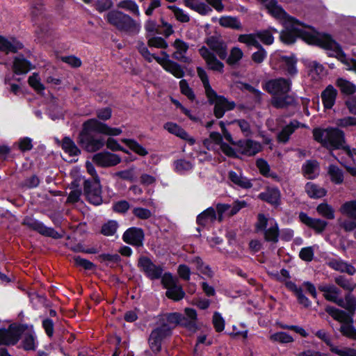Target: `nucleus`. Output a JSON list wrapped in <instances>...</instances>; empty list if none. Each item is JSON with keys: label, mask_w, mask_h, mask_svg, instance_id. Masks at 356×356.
<instances>
[{"label": "nucleus", "mask_w": 356, "mask_h": 356, "mask_svg": "<svg viewBox=\"0 0 356 356\" xmlns=\"http://www.w3.org/2000/svg\"><path fill=\"white\" fill-rule=\"evenodd\" d=\"M275 19L280 20L284 27L280 33L282 42L293 43L297 38H302L309 44H314L328 51L330 56H333V41L330 35L317 32L312 27L306 26L292 17L289 16L277 4L276 0H259Z\"/></svg>", "instance_id": "f257e3e1"}, {"label": "nucleus", "mask_w": 356, "mask_h": 356, "mask_svg": "<svg viewBox=\"0 0 356 356\" xmlns=\"http://www.w3.org/2000/svg\"><path fill=\"white\" fill-rule=\"evenodd\" d=\"M205 43L209 48L204 46L201 47L199 49L200 56L205 60L209 69L218 72H222L224 64L217 59L213 52H215L220 59H225L227 56V44L222 40L215 36L207 38Z\"/></svg>", "instance_id": "f03ea898"}, {"label": "nucleus", "mask_w": 356, "mask_h": 356, "mask_svg": "<svg viewBox=\"0 0 356 356\" xmlns=\"http://www.w3.org/2000/svg\"><path fill=\"white\" fill-rule=\"evenodd\" d=\"M290 88V81L282 78L270 80L264 86V88L273 95L272 105L277 108H284L294 102L293 97L289 94Z\"/></svg>", "instance_id": "7ed1b4c3"}, {"label": "nucleus", "mask_w": 356, "mask_h": 356, "mask_svg": "<svg viewBox=\"0 0 356 356\" xmlns=\"http://www.w3.org/2000/svg\"><path fill=\"white\" fill-rule=\"evenodd\" d=\"M197 73L201 79L204 86L205 93L209 102L215 104L214 114L216 118H220L223 116L225 111L234 108L235 103L228 101L222 96H218L216 92L211 88L207 72L200 67L197 68Z\"/></svg>", "instance_id": "20e7f679"}, {"label": "nucleus", "mask_w": 356, "mask_h": 356, "mask_svg": "<svg viewBox=\"0 0 356 356\" xmlns=\"http://www.w3.org/2000/svg\"><path fill=\"white\" fill-rule=\"evenodd\" d=\"M104 18L108 24L120 31L138 33L140 29V23H138L129 15L117 10L108 12Z\"/></svg>", "instance_id": "39448f33"}, {"label": "nucleus", "mask_w": 356, "mask_h": 356, "mask_svg": "<svg viewBox=\"0 0 356 356\" xmlns=\"http://www.w3.org/2000/svg\"><path fill=\"white\" fill-rule=\"evenodd\" d=\"M186 317L178 313H171L166 316L167 325L170 330L178 325L185 327L188 330L195 332L196 330V311L193 309L186 308L185 309Z\"/></svg>", "instance_id": "423d86ee"}, {"label": "nucleus", "mask_w": 356, "mask_h": 356, "mask_svg": "<svg viewBox=\"0 0 356 356\" xmlns=\"http://www.w3.org/2000/svg\"><path fill=\"white\" fill-rule=\"evenodd\" d=\"M162 55H163V57L156 56L148 51L143 56L149 62H151L152 59H155L156 62L160 64L165 71L172 74L176 78L180 79L183 77L184 75V72L181 65L170 60L169 55L165 52L163 51Z\"/></svg>", "instance_id": "0eeeda50"}, {"label": "nucleus", "mask_w": 356, "mask_h": 356, "mask_svg": "<svg viewBox=\"0 0 356 356\" xmlns=\"http://www.w3.org/2000/svg\"><path fill=\"white\" fill-rule=\"evenodd\" d=\"M256 226L258 230L265 231L264 236L266 241H277L279 236L278 225L273 218H267L264 215L259 214Z\"/></svg>", "instance_id": "6e6552de"}, {"label": "nucleus", "mask_w": 356, "mask_h": 356, "mask_svg": "<svg viewBox=\"0 0 356 356\" xmlns=\"http://www.w3.org/2000/svg\"><path fill=\"white\" fill-rule=\"evenodd\" d=\"M341 212L347 217L341 222V227L346 232L356 229V199L345 202L341 207Z\"/></svg>", "instance_id": "1a4fd4ad"}, {"label": "nucleus", "mask_w": 356, "mask_h": 356, "mask_svg": "<svg viewBox=\"0 0 356 356\" xmlns=\"http://www.w3.org/2000/svg\"><path fill=\"white\" fill-rule=\"evenodd\" d=\"M204 145L208 149L217 150L219 148L225 155L230 157L236 154L234 149L223 143L221 135L217 132H211L209 138L204 140Z\"/></svg>", "instance_id": "9d476101"}, {"label": "nucleus", "mask_w": 356, "mask_h": 356, "mask_svg": "<svg viewBox=\"0 0 356 356\" xmlns=\"http://www.w3.org/2000/svg\"><path fill=\"white\" fill-rule=\"evenodd\" d=\"M84 193L87 200L95 205H99L102 202L101 185L99 179L95 178L92 181H86Z\"/></svg>", "instance_id": "9b49d317"}, {"label": "nucleus", "mask_w": 356, "mask_h": 356, "mask_svg": "<svg viewBox=\"0 0 356 356\" xmlns=\"http://www.w3.org/2000/svg\"><path fill=\"white\" fill-rule=\"evenodd\" d=\"M315 140L321 144L330 153L334 149V129L332 127L322 129L316 128L313 130Z\"/></svg>", "instance_id": "f8f14e48"}, {"label": "nucleus", "mask_w": 356, "mask_h": 356, "mask_svg": "<svg viewBox=\"0 0 356 356\" xmlns=\"http://www.w3.org/2000/svg\"><path fill=\"white\" fill-rule=\"evenodd\" d=\"M78 142L86 151L90 152H96L104 145L103 138H95L90 134L80 133Z\"/></svg>", "instance_id": "ddd939ff"}, {"label": "nucleus", "mask_w": 356, "mask_h": 356, "mask_svg": "<svg viewBox=\"0 0 356 356\" xmlns=\"http://www.w3.org/2000/svg\"><path fill=\"white\" fill-rule=\"evenodd\" d=\"M170 334V327L162 325L159 328L154 330L149 338V347L153 352L157 353L161 350V341Z\"/></svg>", "instance_id": "4468645a"}, {"label": "nucleus", "mask_w": 356, "mask_h": 356, "mask_svg": "<svg viewBox=\"0 0 356 356\" xmlns=\"http://www.w3.org/2000/svg\"><path fill=\"white\" fill-rule=\"evenodd\" d=\"M247 205L245 201H236L232 205L227 204H218L216 207L218 220L222 221L226 216L230 217L237 213L240 209Z\"/></svg>", "instance_id": "2eb2a0df"}, {"label": "nucleus", "mask_w": 356, "mask_h": 356, "mask_svg": "<svg viewBox=\"0 0 356 356\" xmlns=\"http://www.w3.org/2000/svg\"><path fill=\"white\" fill-rule=\"evenodd\" d=\"M140 270L151 280L158 279L163 273L160 266L155 265L149 258L143 257L138 261Z\"/></svg>", "instance_id": "dca6fc26"}, {"label": "nucleus", "mask_w": 356, "mask_h": 356, "mask_svg": "<svg viewBox=\"0 0 356 356\" xmlns=\"http://www.w3.org/2000/svg\"><path fill=\"white\" fill-rule=\"evenodd\" d=\"M175 51L172 54L175 59L184 63L190 64L192 63V58L186 56L189 49V45L181 39H176L172 44Z\"/></svg>", "instance_id": "f3484780"}, {"label": "nucleus", "mask_w": 356, "mask_h": 356, "mask_svg": "<svg viewBox=\"0 0 356 356\" xmlns=\"http://www.w3.org/2000/svg\"><path fill=\"white\" fill-rule=\"evenodd\" d=\"M93 161L103 167L113 166L118 164L121 159L117 154L108 152L97 153L93 156Z\"/></svg>", "instance_id": "a211bd4d"}, {"label": "nucleus", "mask_w": 356, "mask_h": 356, "mask_svg": "<svg viewBox=\"0 0 356 356\" xmlns=\"http://www.w3.org/2000/svg\"><path fill=\"white\" fill-rule=\"evenodd\" d=\"M339 290L335 287V305L355 314L356 311V298L352 294V292H346L344 299L339 298Z\"/></svg>", "instance_id": "6ab92c4d"}, {"label": "nucleus", "mask_w": 356, "mask_h": 356, "mask_svg": "<svg viewBox=\"0 0 356 356\" xmlns=\"http://www.w3.org/2000/svg\"><path fill=\"white\" fill-rule=\"evenodd\" d=\"M19 329L10 325L7 330L0 329V345H14L18 341Z\"/></svg>", "instance_id": "aec40b11"}, {"label": "nucleus", "mask_w": 356, "mask_h": 356, "mask_svg": "<svg viewBox=\"0 0 356 356\" xmlns=\"http://www.w3.org/2000/svg\"><path fill=\"white\" fill-rule=\"evenodd\" d=\"M122 238L127 243L140 246L144 239V233L140 228L131 227L124 233Z\"/></svg>", "instance_id": "412c9836"}, {"label": "nucleus", "mask_w": 356, "mask_h": 356, "mask_svg": "<svg viewBox=\"0 0 356 356\" xmlns=\"http://www.w3.org/2000/svg\"><path fill=\"white\" fill-rule=\"evenodd\" d=\"M299 218L302 223L306 225L307 227L313 229L317 233H321V232H323L327 225L326 222H325L324 220L316 218H312L303 212H301L299 214Z\"/></svg>", "instance_id": "4be33fe9"}, {"label": "nucleus", "mask_w": 356, "mask_h": 356, "mask_svg": "<svg viewBox=\"0 0 356 356\" xmlns=\"http://www.w3.org/2000/svg\"><path fill=\"white\" fill-rule=\"evenodd\" d=\"M278 58L280 60L281 65L287 71L289 74L293 75L296 73V61L293 57L280 56L278 54L275 53L270 56V61L272 65H273L275 60Z\"/></svg>", "instance_id": "5701e85b"}, {"label": "nucleus", "mask_w": 356, "mask_h": 356, "mask_svg": "<svg viewBox=\"0 0 356 356\" xmlns=\"http://www.w3.org/2000/svg\"><path fill=\"white\" fill-rule=\"evenodd\" d=\"M164 128L170 134L186 140L190 145H193L195 140L190 136L181 127L176 123L167 122L164 124Z\"/></svg>", "instance_id": "b1692460"}, {"label": "nucleus", "mask_w": 356, "mask_h": 356, "mask_svg": "<svg viewBox=\"0 0 356 356\" xmlns=\"http://www.w3.org/2000/svg\"><path fill=\"white\" fill-rule=\"evenodd\" d=\"M14 325L17 327L20 330L19 336L22 333L24 334L22 341L24 348L26 350H34L35 348V339L32 327L23 330L22 327L16 325ZM19 338V337H18V339Z\"/></svg>", "instance_id": "393cba45"}, {"label": "nucleus", "mask_w": 356, "mask_h": 356, "mask_svg": "<svg viewBox=\"0 0 356 356\" xmlns=\"http://www.w3.org/2000/svg\"><path fill=\"white\" fill-rule=\"evenodd\" d=\"M280 191L277 188H270L259 195V197L275 206H277L280 202Z\"/></svg>", "instance_id": "a878e982"}, {"label": "nucleus", "mask_w": 356, "mask_h": 356, "mask_svg": "<svg viewBox=\"0 0 356 356\" xmlns=\"http://www.w3.org/2000/svg\"><path fill=\"white\" fill-rule=\"evenodd\" d=\"M335 58L346 65L349 70L356 72V59L348 58L343 52L339 43L335 41Z\"/></svg>", "instance_id": "bb28decb"}, {"label": "nucleus", "mask_w": 356, "mask_h": 356, "mask_svg": "<svg viewBox=\"0 0 356 356\" xmlns=\"http://www.w3.org/2000/svg\"><path fill=\"white\" fill-rule=\"evenodd\" d=\"M22 48V44L14 38L7 39L0 35V50L6 53H15Z\"/></svg>", "instance_id": "cd10ccee"}, {"label": "nucleus", "mask_w": 356, "mask_h": 356, "mask_svg": "<svg viewBox=\"0 0 356 356\" xmlns=\"http://www.w3.org/2000/svg\"><path fill=\"white\" fill-rule=\"evenodd\" d=\"M345 143L344 133L339 128L335 127V149H343L348 156L352 157L353 154L356 155V148L350 149L348 145Z\"/></svg>", "instance_id": "c85d7f7f"}, {"label": "nucleus", "mask_w": 356, "mask_h": 356, "mask_svg": "<svg viewBox=\"0 0 356 356\" xmlns=\"http://www.w3.org/2000/svg\"><path fill=\"white\" fill-rule=\"evenodd\" d=\"M335 86L339 88L343 96L353 95L356 92V85L346 79L338 78L335 81Z\"/></svg>", "instance_id": "c756f323"}, {"label": "nucleus", "mask_w": 356, "mask_h": 356, "mask_svg": "<svg viewBox=\"0 0 356 356\" xmlns=\"http://www.w3.org/2000/svg\"><path fill=\"white\" fill-rule=\"evenodd\" d=\"M106 124L99 122L96 119H90L83 124V129L81 133L90 134L97 132L103 134Z\"/></svg>", "instance_id": "7c9ffc66"}, {"label": "nucleus", "mask_w": 356, "mask_h": 356, "mask_svg": "<svg viewBox=\"0 0 356 356\" xmlns=\"http://www.w3.org/2000/svg\"><path fill=\"white\" fill-rule=\"evenodd\" d=\"M300 126L304 127L303 124L301 125V124L296 120L291 122L279 133L277 136L278 140L281 143H286L289 140L290 136Z\"/></svg>", "instance_id": "2f4dec72"}, {"label": "nucleus", "mask_w": 356, "mask_h": 356, "mask_svg": "<svg viewBox=\"0 0 356 356\" xmlns=\"http://www.w3.org/2000/svg\"><path fill=\"white\" fill-rule=\"evenodd\" d=\"M228 177L233 184L242 188H250L252 186L250 180L243 176L241 172L229 171Z\"/></svg>", "instance_id": "473e14b6"}, {"label": "nucleus", "mask_w": 356, "mask_h": 356, "mask_svg": "<svg viewBox=\"0 0 356 356\" xmlns=\"http://www.w3.org/2000/svg\"><path fill=\"white\" fill-rule=\"evenodd\" d=\"M184 3L186 7L202 15L211 12V8L209 6L198 0H184Z\"/></svg>", "instance_id": "72a5a7b5"}, {"label": "nucleus", "mask_w": 356, "mask_h": 356, "mask_svg": "<svg viewBox=\"0 0 356 356\" xmlns=\"http://www.w3.org/2000/svg\"><path fill=\"white\" fill-rule=\"evenodd\" d=\"M32 69L31 64L23 56H17L13 62V70L17 74H26Z\"/></svg>", "instance_id": "f704fd0d"}, {"label": "nucleus", "mask_w": 356, "mask_h": 356, "mask_svg": "<svg viewBox=\"0 0 356 356\" xmlns=\"http://www.w3.org/2000/svg\"><path fill=\"white\" fill-rule=\"evenodd\" d=\"M239 148L242 154L252 156L259 152L261 146L259 143L250 140L241 142Z\"/></svg>", "instance_id": "c9c22d12"}, {"label": "nucleus", "mask_w": 356, "mask_h": 356, "mask_svg": "<svg viewBox=\"0 0 356 356\" xmlns=\"http://www.w3.org/2000/svg\"><path fill=\"white\" fill-rule=\"evenodd\" d=\"M216 219V213L213 208H208L197 217V222L202 226H207Z\"/></svg>", "instance_id": "e433bc0d"}, {"label": "nucleus", "mask_w": 356, "mask_h": 356, "mask_svg": "<svg viewBox=\"0 0 356 356\" xmlns=\"http://www.w3.org/2000/svg\"><path fill=\"white\" fill-rule=\"evenodd\" d=\"M305 191L311 198L314 199L323 197L326 194V191L323 188L312 182H308L305 185Z\"/></svg>", "instance_id": "4c0bfd02"}, {"label": "nucleus", "mask_w": 356, "mask_h": 356, "mask_svg": "<svg viewBox=\"0 0 356 356\" xmlns=\"http://www.w3.org/2000/svg\"><path fill=\"white\" fill-rule=\"evenodd\" d=\"M354 313H351L347 310L344 311L335 308V321L340 322L341 325L354 323Z\"/></svg>", "instance_id": "58836bf2"}, {"label": "nucleus", "mask_w": 356, "mask_h": 356, "mask_svg": "<svg viewBox=\"0 0 356 356\" xmlns=\"http://www.w3.org/2000/svg\"><path fill=\"white\" fill-rule=\"evenodd\" d=\"M118 8L124 9L136 16H140V10L138 4L134 0H122L117 4Z\"/></svg>", "instance_id": "ea45409f"}, {"label": "nucleus", "mask_w": 356, "mask_h": 356, "mask_svg": "<svg viewBox=\"0 0 356 356\" xmlns=\"http://www.w3.org/2000/svg\"><path fill=\"white\" fill-rule=\"evenodd\" d=\"M219 24L224 27L231 28L236 30H241L242 29L240 21L234 17L224 16L219 19Z\"/></svg>", "instance_id": "a19ab883"}, {"label": "nucleus", "mask_w": 356, "mask_h": 356, "mask_svg": "<svg viewBox=\"0 0 356 356\" xmlns=\"http://www.w3.org/2000/svg\"><path fill=\"white\" fill-rule=\"evenodd\" d=\"M322 101L325 110L331 109L334 105V88L329 86L321 95Z\"/></svg>", "instance_id": "79ce46f5"}, {"label": "nucleus", "mask_w": 356, "mask_h": 356, "mask_svg": "<svg viewBox=\"0 0 356 356\" xmlns=\"http://www.w3.org/2000/svg\"><path fill=\"white\" fill-rule=\"evenodd\" d=\"M302 171L308 179H313L318 172V165L316 161H307L302 167Z\"/></svg>", "instance_id": "37998d69"}, {"label": "nucleus", "mask_w": 356, "mask_h": 356, "mask_svg": "<svg viewBox=\"0 0 356 356\" xmlns=\"http://www.w3.org/2000/svg\"><path fill=\"white\" fill-rule=\"evenodd\" d=\"M273 33H277V31L272 27L268 30L259 31L257 33V39H259L264 44L270 45L274 42Z\"/></svg>", "instance_id": "c03bdc74"}, {"label": "nucleus", "mask_w": 356, "mask_h": 356, "mask_svg": "<svg viewBox=\"0 0 356 356\" xmlns=\"http://www.w3.org/2000/svg\"><path fill=\"white\" fill-rule=\"evenodd\" d=\"M335 270L346 273L349 275H353L356 273V269L352 264L341 259H335Z\"/></svg>", "instance_id": "a18cd8bd"}, {"label": "nucleus", "mask_w": 356, "mask_h": 356, "mask_svg": "<svg viewBox=\"0 0 356 356\" xmlns=\"http://www.w3.org/2000/svg\"><path fill=\"white\" fill-rule=\"evenodd\" d=\"M61 146L63 149L70 156H76L80 153V150L78 149L74 141L69 137L63 138Z\"/></svg>", "instance_id": "49530a36"}, {"label": "nucleus", "mask_w": 356, "mask_h": 356, "mask_svg": "<svg viewBox=\"0 0 356 356\" xmlns=\"http://www.w3.org/2000/svg\"><path fill=\"white\" fill-rule=\"evenodd\" d=\"M339 331L343 337L356 341V327L353 323L341 325Z\"/></svg>", "instance_id": "de8ad7c7"}, {"label": "nucleus", "mask_w": 356, "mask_h": 356, "mask_svg": "<svg viewBox=\"0 0 356 356\" xmlns=\"http://www.w3.org/2000/svg\"><path fill=\"white\" fill-rule=\"evenodd\" d=\"M122 142L126 144L132 151L140 156H146L148 154L146 149L134 140L124 138L122 139Z\"/></svg>", "instance_id": "09e8293b"}, {"label": "nucleus", "mask_w": 356, "mask_h": 356, "mask_svg": "<svg viewBox=\"0 0 356 356\" xmlns=\"http://www.w3.org/2000/svg\"><path fill=\"white\" fill-rule=\"evenodd\" d=\"M168 8L172 10L177 21L182 23H186L190 21V15L183 9L178 8L176 6H168Z\"/></svg>", "instance_id": "8fccbe9b"}, {"label": "nucleus", "mask_w": 356, "mask_h": 356, "mask_svg": "<svg viewBox=\"0 0 356 356\" xmlns=\"http://www.w3.org/2000/svg\"><path fill=\"white\" fill-rule=\"evenodd\" d=\"M184 295V291L178 283L166 291L167 297L175 301L182 299Z\"/></svg>", "instance_id": "3c124183"}, {"label": "nucleus", "mask_w": 356, "mask_h": 356, "mask_svg": "<svg viewBox=\"0 0 356 356\" xmlns=\"http://www.w3.org/2000/svg\"><path fill=\"white\" fill-rule=\"evenodd\" d=\"M269 339L273 342H279L281 343H288L293 341V338L284 332L271 334Z\"/></svg>", "instance_id": "603ef678"}, {"label": "nucleus", "mask_w": 356, "mask_h": 356, "mask_svg": "<svg viewBox=\"0 0 356 356\" xmlns=\"http://www.w3.org/2000/svg\"><path fill=\"white\" fill-rule=\"evenodd\" d=\"M238 42L244 43L248 46H254L255 47H260V43L257 40L256 34H242L238 36Z\"/></svg>", "instance_id": "864d4df0"}, {"label": "nucleus", "mask_w": 356, "mask_h": 356, "mask_svg": "<svg viewBox=\"0 0 356 356\" xmlns=\"http://www.w3.org/2000/svg\"><path fill=\"white\" fill-rule=\"evenodd\" d=\"M325 74L324 67L323 65L316 63L313 62L311 64V69L309 71V76L312 77V79L318 80L319 79H321Z\"/></svg>", "instance_id": "5fc2aeb1"}, {"label": "nucleus", "mask_w": 356, "mask_h": 356, "mask_svg": "<svg viewBox=\"0 0 356 356\" xmlns=\"http://www.w3.org/2000/svg\"><path fill=\"white\" fill-rule=\"evenodd\" d=\"M350 280L351 279H347L343 275L335 277V284L347 291V292H352L355 288Z\"/></svg>", "instance_id": "6e6d98bb"}, {"label": "nucleus", "mask_w": 356, "mask_h": 356, "mask_svg": "<svg viewBox=\"0 0 356 356\" xmlns=\"http://www.w3.org/2000/svg\"><path fill=\"white\" fill-rule=\"evenodd\" d=\"M191 262L195 265L197 270L201 274L209 277L212 276L213 273L211 268L208 266L205 265L200 258L196 257L193 259Z\"/></svg>", "instance_id": "4d7b16f0"}, {"label": "nucleus", "mask_w": 356, "mask_h": 356, "mask_svg": "<svg viewBox=\"0 0 356 356\" xmlns=\"http://www.w3.org/2000/svg\"><path fill=\"white\" fill-rule=\"evenodd\" d=\"M243 51L239 47H234L231 49L229 56L227 59V62L229 65L236 64L243 58Z\"/></svg>", "instance_id": "13d9d810"}, {"label": "nucleus", "mask_w": 356, "mask_h": 356, "mask_svg": "<svg viewBox=\"0 0 356 356\" xmlns=\"http://www.w3.org/2000/svg\"><path fill=\"white\" fill-rule=\"evenodd\" d=\"M28 82L30 86L38 92H41L44 90V86L41 83L40 78L37 73H33L31 76H30L29 77Z\"/></svg>", "instance_id": "bf43d9fd"}, {"label": "nucleus", "mask_w": 356, "mask_h": 356, "mask_svg": "<svg viewBox=\"0 0 356 356\" xmlns=\"http://www.w3.org/2000/svg\"><path fill=\"white\" fill-rule=\"evenodd\" d=\"M148 46L158 49H166L168 47L167 42L161 37L152 36L148 38Z\"/></svg>", "instance_id": "052dcab7"}, {"label": "nucleus", "mask_w": 356, "mask_h": 356, "mask_svg": "<svg viewBox=\"0 0 356 356\" xmlns=\"http://www.w3.org/2000/svg\"><path fill=\"white\" fill-rule=\"evenodd\" d=\"M174 165L176 172L179 174H184L191 170L193 168V165L189 161H187L184 159H179L176 161L174 163Z\"/></svg>", "instance_id": "680f3d73"}, {"label": "nucleus", "mask_w": 356, "mask_h": 356, "mask_svg": "<svg viewBox=\"0 0 356 356\" xmlns=\"http://www.w3.org/2000/svg\"><path fill=\"white\" fill-rule=\"evenodd\" d=\"M257 166L259 170V172L266 177H270L274 179H277V176L270 172V167L268 163L263 159H258L257 161Z\"/></svg>", "instance_id": "e2e57ef3"}, {"label": "nucleus", "mask_w": 356, "mask_h": 356, "mask_svg": "<svg viewBox=\"0 0 356 356\" xmlns=\"http://www.w3.org/2000/svg\"><path fill=\"white\" fill-rule=\"evenodd\" d=\"M316 210H317V212L320 215H321L327 218L331 219L334 217L333 209H332V207L328 205L326 203L320 204L317 207Z\"/></svg>", "instance_id": "0e129e2a"}, {"label": "nucleus", "mask_w": 356, "mask_h": 356, "mask_svg": "<svg viewBox=\"0 0 356 356\" xmlns=\"http://www.w3.org/2000/svg\"><path fill=\"white\" fill-rule=\"evenodd\" d=\"M118 227V224L115 221H109L104 224L102 228V233L105 236L113 235Z\"/></svg>", "instance_id": "69168bd1"}, {"label": "nucleus", "mask_w": 356, "mask_h": 356, "mask_svg": "<svg viewBox=\"0 0 356 356\" xmlns=\"http://www.w3.org/2000/svg\"><path fill=\"white\" fill-rule=\"evenodd\" d=\"M179 87L181 93L186 95L189 99L193 100L195 99V95L185 79H182L179 81Z\"/></svg>", "instance_id": "338daca9"}, {"label": "nucleus", "mask_w": 356, "mask_h": 356, "mask_svg": "<svg viewBox=\"0 0 356 356\" xmlns=\"http://www.w3.org/2000/svg\"><path fill=\"white\" fill-rule=\"evenodd\" d=\"M314 254V252L312 247H306L301 249L299 257L303 261H311L313 259Z\"/></svg>", "instance_id": "774afa93"}]
</instances>
